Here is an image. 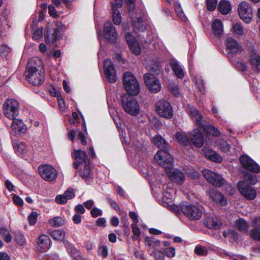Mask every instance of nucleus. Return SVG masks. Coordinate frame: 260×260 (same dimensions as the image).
<instances>
[{"label":"nucleus","instance_id":"53","mask_svg":"<svg viewBox=\"0 0 260 260\" xmlns=\"http://www.w3.org/2000/svg\"><path fill=\"white\" fill-rule=\"evenodd\" d=\"M166 255L169 257H173L175 255V249L174 247H168L165 249Z\"/></svg>","mask_w":260,"mask_h":260},{"label":"nucleus","instance_id":"35","mask_svg":"<svg viewBox=\"0 0 260 260\" xmlns=\"http://www.w3.org/2000/svg\"><path fill=\"white\" fill-rule=\"evenodd\" d=\"M49 223L53 226L58 227L63 225L65 221L61 217H55L49 220Z\"/></svg>","mask_w":260,"mask_h":260},{"label":"nucleus","instance_id":"34","mask_svg":"<svg viewBox=\"0 0 260 260\" xmlns=\"http://www.w3.org/2000/svg\"><path fill=\"white\" fill-rule=\"evenodd\" d=\"M113 21L115 24L119 25L121 22V17L119 11L117 8H115V6L113 5Z\"/></svg>","mask_w":260,"mask_h":260},{"label":"nucleus","instance_id":"58","mask_svg":"<svg viewBox=\"0 0 260 260\" xmlns=\"http://www.w3.org/2000/svg\"><path fill=\"white\" fill-rule=\"evenodd\" d=\"M77 139L80 140L81 141V143L84 145H85L87 144V141L86 140V138L84 136V134L81 132H78L77 133Z\"/></svg>","mask_w":260,"mask_h":260},{"label":"nucleus","instance_id":"46","mask_svg":"<svg viewBox=\"0 0 260 260\" xmlns=\"http://www.w3.org/2000/svg\"><path fill=\"white\" fill-rule=\"evenodd\" d=\"M250 237L255 240L260 241V229H254L250 232Z\"/></svg>","mask_w":260,"mask_h":260},{"label":"nucleus","instance_id":"30","mask_svg":"<svg viewBox=\"0 0 260 260\" xmlns=\"http://www.w3.org/2000/svg\"><path fill=\"white\" fill-rule=\"evenodd\" d=\"M250 64L254 71L260 72V56L253 54L249 59Z\"/></svg>","mask_w":260,"mask_h":260},{"label":"nucleus","instance_id":"48","mask_svg":"<svg viewBox=\"0 0 260 260\" xmlns=\"http://www.w3.org/2000/svg\"><path fill=\"white\" fill-rule=\"evenodd\" d=\"M208 157L209 159L214 162H219L222 160L221 157L214 152H211Z\"/></svg>","mask_w":260,"mask_h":260},{"label":"nucleus","instance_id":"38","mask_svg":"<svg viewBox=\"0 0 260 260\" xmlns=\"http://www.w3.org/2000/svg\"><path fill=\"white\" fill-rule=\"evenodd\" d=\"M237 228L241 231H246L248 229L247 223L246 221L242 218H240L236 221V223Z\"/></svg>","mask_w":260,"mask_h":260},{"label":"nucleus","instance_id":"2","mask_svg":"<svg viewBox=\"0 0 260 260\" xmlns=\"http://www.w3.org/2000/svg\"><path fill=\"white\" fill-rule=\"evenodd\" d=\"M154 143L160 149L154 155L155 160L164 168H168L174 160L171 155L168 152L170 146L160 136L154 138Z\"/></svg>","mask_w":260,"mask_h":260},{"label":"nucleus","instance_id":"39","mask_svg":"<svg viewBox=\"0 0 260 260\" xmlns=\"http://www.w3.org/2000/svg\"><path fill=\"white\" fill-rule=\"evenodd\" d=\"M133 25L136 28L141 31H143L146 29V27L140 18H138L136 21L133 20Z\"/></svg>","mask_w":260,"mask_h":260},{"label":"nucleus","instance_id":"23","mask_svg":"<svg viewBox=\"0 0 260 260\" xmlns=\"http://www.w3.org/2000/svg\"><path fill=\"white\" fill-rule=\"evenodd\" d=\"M51 241L49 237L45 235L40 236L38 241V250L42 252L47 250L50 246Z\"/></svg>","mask_w":260,"mask_h":260},{"label":"nucleus","instance_id":"32","mask_svg":"<svg viewBox=\"0 0 260 260\" xmlns=\"http://www.w3.org/2000/svg\"><path fill=\"white\" fill-rule=\"evenodd\" d=\"M175 138L178 142L184 145L190 144V138L184 133L181 132L176 133Z\"/></svg>","mask_w":260,"mask_h":260},{"label":"nucleus","instance_id":"17","mask_svg":"<svg viewBox=\"0 0 260 260\" xmlns=\"http://www.w3.org/2000/svg\"><path fill=\"white\" fill-rule=\"evenodd\" d=\"M173 163L168 167L165 168L166 172L170 180L178 184H182L184 182L185 175L181 171L171 168Z\"/></svg>","mask_w":260,"mask_h":260},{"label":"nucleus","instance_id":"59","mask_svg":"<svg viewBox=\"0 0 260 260\" xmlns=\"http://www.w3.org/2000/svg\"><path fill=\"white\" fill-rule=\"evenodd\" d=\"M13 200L15 204L18 206H22L23 204V201L19 196L15 195L13 197Z\"/></svg>","mask_w":260,"mask_h":260},{"label":"nucleus","instance_id":"8","mask_svg":"<svg viewBox=\"0 0 260 260\" xmlns=\"http://www.w3.org/2000/svg\"><path fill=\"white\" fill-rule=\"evenodd\" d=\"M155 110L158 115L162 117L171 119L173 116V110L169 102L160 100L155 105Z\"/></svg>","mask_w":260,"mask_h":260},{"label":"nucleus","instance_id":"12","mask_svg":"<svg viewBox=\"0 0 260 260\" xmlns=\"http://www.w3.org/2000/svg\"><path fill=\"white\" fill-rule=\"evenodd\" d=\"M238 13L241 19L246 23H250L252 19V10L249 4L246 2H241L238 8Z\"/></svg>","mask_w":260,"mask_h":260},{"label":"nucleus","instance_id":"61","mask_svg":"<svg viewBox=\"0 0 260 260\" xmlns=\"http://www.w3.org/2000/svg\"><path fill=\"white\" fill-rule=\"evenodd\" d=\"M75 211L77 214H84L85 212V209L82 204H78L75 208Z\"/></svg>","mask_w":260,"mask_h":260},{"label":"nucleus","instance_id":"49","mask_svg":"<svg viewBox=\"0 0 260 260\" xmlns=\"http://www.w3.org/2000/svg\"><path fill=\"white\" fill-rule=\"evenodd\" d=\"M98 254L103 258L106 257L108 255L107 247L106 246H100L98 248Z\"/></svg>","mask_w":260,"mask_h":260},{"label":"nucleus","instance_id":"45","mask_svg":"<svg viewBox=\"0 0 260 260\" xmlns=\"http://www.w3.org/2000/svg\"><path fill=\"white\" fill-rule=\"evenodd\" d=\"M217 0H207V9L210 11L214 10L217 6Z\"/></svg>","mask_w":260,"mask_h":260},{"label":"nucleus","instance_id":"43","mask_svg":"<svg viewBox=\"0 0 260 260\" xmlns=\"http://www.w3.org/2000/svg\"><path fill=\"white\" fill-rule=\"evenodd\" d=\"M233 29L234 32L238 36H242L244 32V29L241 24L238 23H234L233 25Z\"/></svg>","mask_w":260,"mask_h":260},{"label":"nucleus","instance_id":"26","mask_svg":"<svg viewBox=\"0 0 260 260\" xmlns=\"http://www.w3.org/2000/svg\"><path fill=\"white\" fill-rule=\"evenodd\" d=\"M13 146L15 152L19 155L26 154L28 152V147L25 143L18 140L14 141Z\"/></svg>","mask_w":260,"mask_h":260},{"label":"nucleus","instance_id":"6","mask_svg":"<svg viewBox=\"0 0 260 260\" xmlns=\"http://www.w3.org/2000/svg\"><path fill=\"white\" fill-rule=\"evenodd\" d=\"M130 95L122 98V107L127 113L132 116H136L140 112V106L136 99Z\"/></svg>","mask_w":260,"mask_h":260},{"label":"nucleus","instance_id":"3","mask_svg":"<svg viewBox=\"0 0 260 260\" xmlns=\"http://www.w3.org/2000/svg\"><path fill=\"white\" fill-rule=\"evenodd\" d=\"M123 81L125 89L128 94L136 95L139 93V83L132 73L128 72L125 73Z\"/></svg>","mask_w":260,"mask_h":260},{"label":"nucleus","instance_id":"52","mask_svg":"<svg viewBox=\"0 0 260 260\" xmlns=\"http://www.w3.org/2000/svg\"><path fill=\"white\" fill-rule=\"evenodd\" d=\"M63 195L66 197V200L68 201L72 199L75 197V191L73 189H68L64 192Z\"/></svg>","mask_w":260,"mask_h":260},{"label":"nucleus","instance_id":"64","mask_svg":"<svg viewBox=\"0 0 260 260\" xmlns=\"http://www.w3.org/2000/svg\"><path fill=\"white\" fill-rule=\"evenodd\" d=\"M253 226L255 229H260V217H257L252 221Z\"/></svg>","mask_w":260,"mask_h":260},{"label":"nucleus","instance_id":"29","mask_svg":"<svg viewBox=\"0 0 260 260\" xmlns=\"http://www.w3.org/2000/svg\"><path fill=\"white\" fill-rule=\"evenodd\" d=\"M218 11L222 14H228L231 10V5L229 2L222 0L217 7Z\"/></svg>","mask_w":260,"mask_h":260},{"label":"nucleus","instance_id":"4","mask_svg":"<svg viewBox=\"0 0 260 260\" xmlns=\"http://www.w3.org/2000/svg\"><path fill=\"white\" fill-rule=\"evenodd\" d=\"M180 209L183 214L190 220H199L202 216L201 207L189 203H183L180 205Z\"/></svg>","mask_w":260,"mask_h":260},{"label":"nucleus","instance_id":"28","mask_svg":"<svg viewBox=\"0 0 260 260\" xmlns=\"http://www.w3.org/2000/svg\"><path fill=\"white\" fill-rule=\"evenodd\" d=\"M170 65L176 76L180 79H182L184 76V73L179 63L175 60H172L170 62Z\"/></svg>","mask_w":260,"mask_h":260},{"label":"nucleus","instance_id":"36","mask_svg":"<svg viewBox=\"0 0 260 260\" xmlns=\"http://www.w3.org/2000/svg\"><path fill=\"white\" fill-rule=\"evenodd\" d=\"M80 175L83 179L85 180L90 177V169L89 162L84 164V170L80 172Z\"/></svg>","mask_w":260,"mask_h":260},{"label":"nucleus","instance_id":"40","mask_svg":"<svg viewBox=\"0 0 260 260\" xmlns=\"http://www.w3.org/2000/svg\"><path fill=\"white\" fill-rule=\"evenodd\" d=\"M132 232L133 235L132 238L134 240H138L140 236V231L138 226L137 223H133L132 224Z\"/></svg>","mask_w":260,"mask_h":260},{"label":"nucleus","instance_id":"24","mask_svg":"<svg viewBox=\"0 0 260 260\" xmlns=\"http://www.w3.org/2000/svg\"><path fill=\"white\" fill-rule=\"evenodd\" d=\"M205 224L209 229L218 230L221 228L222 223L218 218L208 216L205 219Z\"/></svg>","mask_w":260,"mask_h":260},{"label":"nucleus","instance_id":"44","mask_svg":"<svg viewBox=\"0 0 260 260\" xmlns=\"http://www.w3.org/2000/svg\"><path fill=\"white\" fill-rule=\"evenodd\" d=\"M43 28L42 27L35 30L32 34V39L34 40H39L42 38L43 36Z\"/></svg>","mask_w":260,"mask_h":260},{"label":"nucleus","instance_id":"16","mask_svg":"<svg viewBox=\"0 0 260 260\" xmlns=\"http://www.w3.org/2000/svg\"><path fill=\"white\" fill-rule=\"evenodd\" d=\"M104 34L107 40L110 42H115L118 34L111 22L107 21L104 24Z\"/></svg>","mask_w":260,"mask_h":260},{"label":"nucleus","instance_id":"62","mask_svg":"<svg viewBox=\"0 0 260 260\" xmlns=\"http://www.w3.org/2000/svg\"><path fill=\"white\" fill-rule=\"evenodd\" d=\"M48 12L50 16L53 17H56L58 15L56 9L52 5H49L48 7Z\"/></svg>","mask_w":260,"mask_h":260},{"label":"nucleus","instance_id":"1","mask_svg":"<svg viewBox=\"0 0 260 260\" xmlns=\"http://www.w3.org/2000/svg\"><path fill=\"white\" fill-rule=\"evenodd\" d=\"M25 75L27 81L31 84L35 86L41 85L45 79L41 60L37 57L30 59L27 63Z\"/></svg>","mask_w":260,"mask_h":260},{"label":"nucleus","instance_id":"22","mask_svg":"<svg viewBox=\"0 0 260 260\" xmlns=\"http://www.w3.org/2000/svg\"><path fill=\"white\" fill-rule=\"evenodd\" d=\"M74 155L76 162L74 164V167L75 169H77L80 164H85L89 162L84 151L80 150H74Z\"/></svg>","mask_w":260,"mask_h":260},{"label":"nucleus","instance_id":"13","mask_svg":"<svg viewBox=\"0 0 260 260\" xmlns=\"http://www.w3.org/2000/svg\"><path fill=\"white\" fill-rule=\"evenodd\" d=\"M240 193L247 199L253 200L256 196V190L250 185L243 181H239L237 184Z\"/></svg>","mask_w":260,"mask_h":260},{"label":"nucleus","instance_id":"50","mask_svg":"<svg viewBox=\"0 0 260 260\" xmlns=\"http://www.w3.org/2000/svg\"><path fill=\"white\" fill-rule=\"evenodd\" d=\"M10 52L9 47L5 45H2L0 47V56L2 57H5L7 56Z\"/></svg>","mask_w":260,"mask_h":260},{"label":"nucleus","instance_id":"7","mask_svg":"<svg viewBox=\"0 0 260 260\" xmlns=\"http://www.w3.org/2000/svg\"><path fill=\"white\" fill-rule=\"evenodd\" d=\"M65 27V25L60 22H56L49 24L47 28L46 41L51 43L56 41L59 37V32Z\"/></svg>","mask_w":260,"mask_h":260},{"label":"nucleus","instance_id":"15","mask_svg":"<svg viewBox=\"0 0 260 260\" xmlns=\"http://www.w3.org/2000/svg\"><path fill=\"white\" fill-rule=\"evenodd\" d=\"M240 161L244 169L255 173L260 172V167L248 156L242 155L240 157Z\"/></svg>","mask_w":260,"mask_h":260},{"label":"nucleus","instance_id":"9","mask_svg":"<svg viewBox=\"0 0 260 260\" xmlns=\"http://www.w3.org/2000/svg\"><path fill=\"white\" fill-rule=\"evenodd\" d=\"M226 46V52L230 59L233 60L234 56L243 52L242 47L234 39L228 38L225 42Z\"/></svg>","mask_w":260,"mask_h":260},{"label":"nucleus","instance_id":"21","mask_svg":"<svg viewBox=\"0 0 260 260\" xmlns=\"http://www.w3.org/2000/svg\"><path fill=\"white\" fill-rule=\"evenodd\" d=\"M190 143H192L198 147H201L203 144V137L200 130L196 129L189 134Z\"/></svg>","mask_w":260,"mask_h":260},{"label":"nucleus","instance_id":"20","mask_svg":"<svg viewBox=\"0 0 260 260\" xmlns=\"http://www.w3.org/2000/svg\"><path fill=\"white\" fill-rule=\"evenodd\" d=\"M11 129L16 134L21 136L25 134L27 127L21 120L14 119L11 123Z\"/></svg>","mask_w":260,"mask_h":260},{"label":"nucleus","instance_id":"27","mask_svg":"<svg viewBox=\"0 0 260 260\" xmlns=\"http://www.w3.org/2000/svg\"><path fill=\"white\" fill-rule=\"evenodd\" d=\"M211 26L214 36L217 38L221 37L223 32V27L221 21L218 19H215Z\"/></svg>","mask_w":260,"mask_h":260},{"label":"nucleus","instance_id":"31","mask_svg":"<svg viewBox=\"0 0 260 260\" xmlns=\"http://www.w3.org/2000/svg\"><path fill=\"white\" fill-rule=\"evenodd\" d=\"M205 126H200V128L207 131V133L212 134L214 136H218L220 135L219 131L215 127L210 124L206 120L205 121Z\"/></svg>","mask_w":260,"mask_h":260},{"label":"nucleus","instance_id":"57","mask_svg":"<svg viewBox=\"0 0 260 260\" xmlns=\"http://www.w3.org/2000/svg\"><path fill=\"white\" fill-rule=\"evenodd\" d=\"M106 199L108 203L110 204L112 208H113L116 210H118L119 209V207L118 205L115 201H114L113 200H112V199L108 197H107Z\"/></svg>","mask_w":260,"mask_h":260},{"label":"nucleus","instance_id":"54","mask_svg":"<svg viewBox=\"0 0 260 260\" xmlns=\"http://www.w3.org/2000/svg\"><path fill=\"white\" fill-rule=\"evenodd\" d=\"M102 213V210L96 207L92 208L90 211V214L94 218L101 216Z\"/></svg>","mask_w":260,"mask_h":260},{"label":"nucleus","instance_id":"51","mask_svg":"<svg viewBox=\"0 0 260 260\" xmlns=\"http://www.w3.org/2000/svg\"><path fill=\"white\" fill-rule=\"evenodd\" d=\"M175 11L178 17H179L182 21L184 22L186 21L187 18L181 10L179 6L175 7Z\"/></svg>","mask_w":260,"mask_h":260},{"label":"nucleus","instance_id":"10","mask_svg":"<svg viewBox=\"0 0 260 260\" xmlns=\"http://www.w3.org/2000/svg\"><path fill=\"white\" fill-rule=\"evenodd\" d=\"M38 171L41 177L49 182L54 180L58 175L56 170L50 165H41L38 167Z\"/></svg>","mask_w":260,"mask_h":260},{"label":"nucleus","instance_id":"47","mask_svg":"<svg viewBox=\"0 0 260 260\" xmlns=\"http://www.w3.org/2000/svg\"><path fill=\"white\" fill-rule=\"evenodd\" d=\"M38 213L36 212H31L28 217V220L30 225H34L37 221Z\"/></svg>","mask_w":260,"mask_h":260},{"label":"nucleus","instance_id":"11","mask_svg":"<svg viewBox=\"0 0 260 260\" xmlns=\"http://www.w3.org/2000/svg\"><path fill=\"white\" fill-rule=\"evenodd\" d=\"M203 175L209 182L216 187H220L226 184V181L221 175L209 170H204Z\"/></svg>","mask_w":260,"mask_h":260},{"label":"nucleus","instance_id":"63","mask_svg":"<svg viewBox=\"0 0 260 260\" xmlns=\"http://www.w3.org/2000/svg\"><path fill=\"white\" fill-rule=\"evenodd\" d=\"M154 256L156 260H163L164 258V253L159 250L154 251Z\"/></svg>","mask_w":260,"mask_h":260},{"label":"nucleus","instance_id":"41","mask_svg":"<svg viewBox=\"0 0 260 260\" xmlns=\"http://www.w3.org/2000/svg\"><path fill=\"white\" fill-rule=\"evenodd\" d=\"M244 180L249 183L254 185L257 181L256 176L250 173H247L244 176Z\"/></svg>","mask_w":260,"mask_h":260},{"label":"nucleus","instance_id":"42","mask_svg":"<svg viewBox=\"0 0 260 260\" xmlns=\"http://www.w3.org/2000/svg\"><path fill=\"white\" fill-rule=\"evenodd\" d=\"M131 51L136 55H139L141 53L140 47L137 41H135L133 43L128 45Z\"/></svg>","mask_w":260,"mask_h":260},{"label":"nucleus","instance_id":"60","mask_svg":"<svg viewBox=\"0 0 260 260\" xmlns=\"http://www.w3.org/2000/svg\"><path fill=\"white\" fill-rule=\"evenodd\" d=\"M235 66L242 71H245L247 70V65L246 63L239 61L235 63Z\"/></svg>","mask_w":260,"mask_h":260},{"label":"nucleus","instance_id":"55","mask_svg":"<svg viewBox=\"0 0 260 260\" xmlns=\"http://www.w3.org/2000/svg\"><path fill=\"white\" fill-rule=\"evenodd\" d=\"M55 201L57 203L60 204H64L67 202L66 197L63 194L57 195L56 197Z\"/></svg>","mask_w":260,"mask_h":260},{"label":"nucleus","instance_id":"18","mask_svg":"<svg viewBox=\"0 0 260 260\" xmlns=\"http://www.w3.org/2000/svg\"><path fill=\"white\" fill-rule=\"evenodd\" d=\"M104 72L106 78L111 83L116 81V72L112 62L106 59L104 62Z\"/></svg>","mask_w":260,"mask_h":260},{"label":"nucleus","instance_id":"56","mask_svg":"<svg viewBox=\"0 0 260 260\" xmlns=\"http://www.w3.org/2000/svg\"><path fill=\"white\" fill-rule=\"evenodd\" d=\"M125 37L128 45L136 41V38L129 32L126 33Z\"/></svg>","mask_w":260,"mask_h":260},{"label":"nucleus","instance_id":"14","mask_svg":"<svg viewBox=\"0 0 260 260\" xmlns=\"http://www.w3.org/2000/svg\"><path fill=\"white\" fill-rule=\"evenodd\" d=\"M144 79L146 85L152 93H157L161 89V85L159 80L153 75L147 73L144 76Z\"/></svg>","mask_w":260,"mask_h":260},{"label":"nucleus","instance_id":"33","mask_svg":"<svg viewBox=\"0 0 260 260\" xmlns=\"http://www.w3.org/2000/svg\"><path fill=\"white\" fill-rule=\"evenodd\" d=\"M65 235V232L61 230H54L51 234L52 238L59 241H62L64 238Z\"/></svg>","mask_w":260,"mask_h":260},{"label":"nucleus","instance_id":"25","mask_svg":"<svg viewBox=\"0 0 260 260\" xmlns=\"http://www.w3.org/2000/svg\"><path fill=\"white\" fill-rule=\"evenodd\" d=\"M188 113L190 116L194 118L196 124L200 127V126H205L204 120H203L202 115L199 113V111L196 108L193 107H190L188 109Z\"/></svg>","mask_w":260,"mask_h":260},{"label":"nucleus","instance_id":"19","mask_svg":"<svg viewBox=\"0 0 260 260\" xmlns=\"http://www.w3.org/2000/svg\"><path fill=\"white\" fill-rule=\"evenodd\" d=\"M208 194L213 201L221 206H225L227 204V200L224 196L219 191L212 189L208 191Z\"/></svg>","mask_w":260,"mask_h":260},{"label":"nucleus","instance_id":"37","mask_svg":"<svg viewBox=\"0 0 260 260\" xmlns=\"http://www.w3.org/2000/svg\"><path fill=\"white\" fill-rule=\"evenodd\" d=\"M169 90L175 96H178L179 95V87L173 81H170L168 84Z\"/></svg>","mask_w":260,"mask_h":260},{"label":"nucleus","instance_id":"5","mask_svg":"<svg viewBox=\"0 0 260 260\" xmlns=\"http://www.w3.org/2000/svg\"><path fill=\"white\" fill-rule=\"evenodd\" d=\"M19 105L17 100L8 99L3 104V113L10 119H16L19 114Z\"/></svg>","mask_w":260,"mask_h":260}]
</instances>
